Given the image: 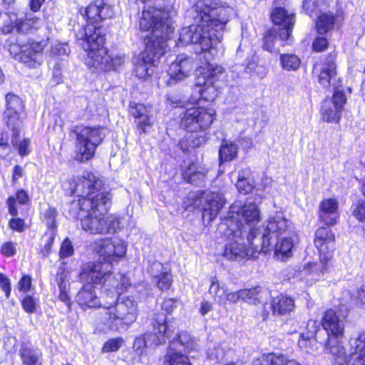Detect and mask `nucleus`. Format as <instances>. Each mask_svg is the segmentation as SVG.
Wrapping results in <instances>:
<instances>
[{
	"instance_id": "nucleus-1",
	"label": "nucleus",
	"mask_w": 365,
	"mask_h": 365,
	"mask_svg": "<svg viewBox=\"0 0 365 365\" xmlns=\"http://www.w3.org/2000/svg\"><path fill=\"white\" fill-rule=\"evenodd\" d=\"M191 12L195 24L182 28L180 31L178 46L189 43L198 45L201 51L199 59H205L203 66L197 70L195 86L206 101H213L219 94L215 83L224 73L222 66L212 64L210 61L218 54V44L223 37L225 26L235 14L232 7L220 1H198Z\"/></svg>"
},
{
	"instance_id": "nucleus-2",
	"label": "nucleus",
	"mask_w": 365,
	"mask_h": 365,
	"mask_svg": "<svg viewBox=\"0 0 365 365\" xmlns=\"http://www.w3.org/2000/svg\"><path fill=\"white\" fill-rule=\"evenodd\" d=\"M260 220L258 205L251 198L236 200L229 210L228 216L219 224L217 232L225 238L222 255L230 260L256 258L269 249V240L257 236V228L252 223Z\"/></svg>"
},
{
	"instance_id": "nucleus-3",
	"label": "nucleus",
	"mask_w": 365,
	"mask_h": 365,
	"mask_svg": "<svg viewBox=\"0 0 365 365\" xmlns=\"http://www.w3.org/2000/svg\"><path fill=\"white\" fill-rule=\"evenodd\" d=\"M176 11L148 7L145 9L139 20V28L142 31H151L148 38L145 50L140 58L135 63V74L139 78H145L150 75L149 66H154L165 53L167 41L174 32L173 18Z\"/></svg>"
},
{
	"instance_id": "nucleus-4",
	"label": "nucleus",
	"mask_w": 365,
	"mask_h": 365,
	"mask_svg": "<svg viewBox=\"0 0 365 365\" xmlns=\"http://www.w3.org/2000/svg\"><path fill=\"white\" fill-rule=\"evenodd\" d=\"M127 244L122 240L106 237L96 240L91 245L92 249L103 257L105 262H97L88 265L86 279L93 284L112 285L114 297L125 292L131 286L129 277L125 274H111L112 264L119 262L127 252ZM83 273V275H85Z\"/></svg>"
},
{
	"instance_id": "nucleus-5",
	"label": "nucleus",
	"mask_w": 365,
	"mask_h": 365,
	"mask_svg": "<svg viewBox=\"0 0 365 365\" xmlns=\"http://www.w3.org/2000/svg\"><path fill=\"white\" fill-rule=\"evenodd\" d=\"M104 293L111 299L110 302H105L103 309L101 312L97 327L100 331L108 332L110 331H118L125 329L133 324L138 316V302L133 297H120L122 294H118L114 297L112 291L115 288L112 285L101 284ZM124 292H123V294Z\"/></svg>"
},
{
	"instance_id": "nucleus-6",
	"label": "nucleus",
	"mask_w": 365,
	"mask_h": 365,
	"mask_svg": "<svg viewBox=\"0 0 365 365\" xmlns=\"http://www.w3.org/2000/svg\"><path fill=\"white\" fill-rule=\"evenodd\" d=\"M76 41L86 52L85 63L99 71L117 70L125 63L123 54L108 56L105 47L106 38L99 29L87 28L78 31Z\"/></svg>"
},
{
	"instance_id": "nucleus-7",
	"label": "nucleus",
	"mask_w": 365,
	"mask_h": 365,
	"mask_svg": "<svg viewBox=\"0 0 365 365\" xmlns=\"http://www.w3.org/2000/svg\"><path fill=\"white\" fill-rule=\"evenodd\" d=\"M216 112L212 108L193 107L187 109L181 115L180 126L190 134L179 142L184 152L189 147L197 148L207 140V130L212 123Z\"/></svg>"
},
{
	"instance_id": "nucleus-8",
	"label": "nucleus",
	"mask_w": 365,
	"mask_h": 365,
	"mask_svg": "<svg viewBox=\"0 0 365 365\" xmlns=\"http://www.w3.org/2000/svg\"><path fill=\"white\" fill-rule=\"evenodd\" d=\"M81 184H76L72 192L81 197L78 205L79 210H88L91 212L105 215L111 205L109 193L99 192L103 187L101 180L93 173L85 171Z\"/></svg>"
},
{
	"instance_id": "nucleus-9",
	"label": "nucleus",
	"mask_w": 365,
	"mask_h": 365,
	"mask_svg": "<svg viewBox=\"0 0 365 365\" xmlns=\"http://www.w3.org/2000/svg\"><path fill=\"white\" fill-rule=\"evenodd\" d=\"M76 135L75 159L86 162L93 158L97 147L108 133V129L102 127H81L72 131Z\"/></svg>"
},
{
	"instance_id": "nucleus-10",
	"label": "nucleus",
	"mask_w": 365,
	"mask_h": 365,
	"mask_svg": "<svg viewBox=\"0 0 365 365\" xmlns=\"http://www.w3.org/2000/svg\"><path fill=\"white\" fill-rule=\"evenodd\" d=\"M76 218L81 220L82 228L91 234H114L121 229L120 217L113 215L105 216L88 210H79Z\"/></svg>"
},
{
	"instance_id": "nucleus-11",
	"label": "nucleus",
	"mask_w": 365,
	"mask_h": 365,
	"mask_svg": "<svg viewBox=\"0 0 365 365\" xmlns=\"http://www.w3.org/2000/svg\"><path fill=\"white\" fill-rule=\"evenodd\" d=\"M292 232H294L292 222L286 219L283 213L276 212L269 217L267 222L262 225V229H257V236L262 239L263 237L269 240L270 246V240L272 237L277 238Z\"/></svg>"
},
{
	"instance_id": "nucleus-12",
	"label": "nucleus",
	"mask_w": 365,
	"mask_h": 365,
	"mask_svg": "<svg viewBox=\"0 0 365 365\" xmlns=\"http://www.w3.org/2000/svg\"><path fill=\"white\" fill-rule=\"evenodd\" d=\"M332 255L319 254V262L314 263H308L302 269L295 271L294 279L299 281L305 280L306 284H312V281L324 277L331 269V260Z\"/></svg>"
},
{
	"instance_id": "nucleus-13",
	"label": "nucleus",
	"mask_w": 365,
	"mask_h": 365,
	"mask_svg": "<svg viewBox=\"0 0 365 365\" xmlns=\"http://www.w3.org/2000/svg\"><path fill=\"white\" fill-rule=\"evenodd\" d=\"M81 14L86 19L88 25L84 28L85 29L90 28L93 30L95 29H100L96 24L110 19L113 16L114 12L112 6L107 4L104 0H96L91 3L87 7L80 9ZM101 32V31H100Z\"/></svg>"
},
{
	"instance_id": "nucleus-14",
	"label": "nucleus",
	"mask_w": 365,
	"mask_h": 365,
	"mask_svg": "<svg viewBox=\"0 0 365 365\" xmlns=\"http://www.w3.org/2000/svg\"><path fill=\"white\" fill-rule=\"evenodd\" d=\"M153 328L154 332H147L143 335L148 347L165 344L170 337L171 333L175 331L168 324L167 317L164 313H157L154 315Z\"/></svg>"
},
{
	"instance_id": "nucleus-15",
	"label": "nucleus",
	"mask_w": 365,
	"mask_h": 365,
	"mask_svg": "<svg viewBox=\"0 0 365 365\" xmlns=\"http://www.w3.org/2000/svg\"><path fill=\"white\" fill-rule=\"evenodd\" d=\"M197 63L192 57L185 54L178 55L169 66L168 74L170 78L168 84L171 86L189 77Z\"/></svg>"
},
{
	"instance_id": "nucleus-16",
	"label": "nucleus",
	"mask_w": 365,
	"mask_h": 365,
	"mask_svg": "<svg viewBox=\"0 0 365 365\" xmlns=\"http://www.w3.org/2000/svg\"><path fill=\"white\" fill-rule=\"evenodd\" d=\"M346 101L344 93L336 89L332 98H327L322 103L321 115L323 120L328 123H337L341 118Z\"/></svg>"
},
{
	"instance_id": "nucleus-17",
	"label": "nucleus",
	"mask_w": 365,
	"mask_h": 365,
	"mask_svg": "<svg viewBox=\"0 0 365 365\" xmlns=\"http://www.w3.org/2000/svg\"><path fill=\"white\" fill-rule=\"evenodd\" d=\"M59 256L61 260H62L61 265L59 267L58 272L56 276V281L59 288L58 299L64 302L66 305H68V292L67 290L68 279V270L66 267V262L64 261L68 257V238L66 237L61 245Z\"/></svg>"
},
{
	"instance_id": "nucleus-18",
	"label": "nucleus",
	"mask_w": 365,
	"mask_h": 365,
	"mask_svg": "<svg viewBox=\"0 0 365 365\" xmlns=\"http://www.w3.org/2000/svg\"><path fill=\"white\" fill-rule=\"evenodd\" d=\"M307 331L299 334L298 345L306 352L314 353L318 349L317 342L320 343L318 323L315 320L309 319L307 325Z\"/></svg>"
},
{
	"instance_id": "nucleus-19",
	"label": "nucleus",
	"mask_w": 365,
	"mask_h": 365,
	"mask_svg": "<svg viewBox=\"0 0 365 365\" xmlns=\"http://www.w3.org/2000/svg\"><path fill=\"white\" fill-rule=\"evenodd\" d=\"M342 337L328 336L320 341L324 344V352L331 356L333 365H346L347 363L346 350L341 341Z\"/></svg>"
},
{
	"instance_id": "nucleus-20",
	"label": "nucleus",
	"mask_w": 365,
	"mask_h": 365,
	"mask_svg": "<svg viewBox=\"0 0 365 365\" xmlns=\"http://www.w3.org/2000/svg\"><path fill=\"white\" fill-rule=\"evenodd\" d=\"M322 326L325 331L326 337L343 336L344 324L341 317L333 309L326 311L322 319Z\"/></svg>"
},
{
	"instance_id": "nucleus-21",
	"label": "nucleus",
	"mask_w": 365,
	"mask_h": 365,
	"mask_svg": "<svg viewBox=\"0 0 365 365\" xmlns=\"http://www.w3.org/2000/svg\"><path fill=\"white\" fill-rule=\"evenodd\" d=\"M203 218L209 222L215 220L225 204V199L221 193L205 192Z\"/></svg>"
},
{
	"instance_id": "nucleus-22",
	"label": "nucleus",
	"mask_w": 365,
	"mask_h": 365,
	"mask_svg": "<svg viewBox=\"0 0 365 365\" xmlns=\"http://www.w3.org/2000/svg\"><path fill=\"white\" fill-rule=\"evenodd\" d=\"M339 217V203L334 198H327L319 204V218L327 225H334Z\"/></svg>"
},
{
	"instance_id": "nucleus-23",
	"label": "nucleus",
	"mask_w": 365,
	"mask_h": 365,
	"mask_svg": "<svg viewBox=\"0 0 365 365\" xmlns=\"http://www.w3.org/2000/svg\"><path fill=\"white\" fill-rule=\"evenodd\" d=\"M277 238V242L274 246L275 256L281 260H285L292 257V250L298 242V237L295 232Z\"/></svg>"
},
{
	"instance_id": "nucleus-24",
	"label": "nucleus",
	"mask_w": 365,
	"mask_h": 365,
	"mask_svg": "<svg viewBox=\"0 0 365 365\" xmlns=\"http://www.w3.org/2000/svg\"><path fill=\"white\" fill-rule=\"evenodd\" d=\"M335 236L329 227H322L315 232L314 245L319 254L331 253L334 250Z\"/></svg>"
},
{
	"instance_id": "nucleus-25",
	"label": "nucleus",
	"mask_w": 365,
	"mask_h": 365,
	"mask_svg": "<svg viewBox=\"0 0 365 365\" xmlns=\"http://www.w3.org/2000/svg\"><path fill=\"white\" fill-rule=\"evenodd\" d=\"M150 272L155 279L158 287L163 291L170 289L173 284V275L170 271L164 267L159 262H155L150 266Z\"/></svg>"
},
{
	"instance_id": "nucleus-26",
	"label": "nucleus",
	"mask_w": 365,
	"mask_h": 365,
	"mask_svg": "<svg viewBox=\"0 0 365 365\" xmlns=\"http://www.w3.org/2000/svg\"><path fill=\"white\" fill-rule=\"evenodd\" d=\"M26 118V113H4V120L12 133L11 140L12 146L18 145V137Z\"/></svg>"
},
{
	"instance_id": "nucleus-27",
	"label": "nucleus",
	"mask_w": 365,
	"mask_h": 365,
	"mask_svg": "<svg viewBox=\"0 0 365 365\" xmlns=\"http://www.w3.org/2000/svg\"><path fill=\"white\" fill-rule=\"evenodd\" d=\"M76 302L81 307L90 308L102 307L105 302H102L97 297L92 284H88L83 286V289L78 292L76 297Z\"/></svg>"
},
{
	"instance_id": "nucleus-28",
	"label": "nucleus",
	"mask_w": 365,
	"mask_h": 365,
	"mask_svg": "<svg viewBox=\"0 0 365 365\" xmlns=\"http://www.w3.org/2000/svg\"><path fill=\"white\" fill-rule=\"evenodd\" d=\"M43 49V46L38 42H29L20 46V51L15 58L24 63H30L36 61V57Z\"/></svg>"
},
{
	"instance_id": "nucleus-29",
	"label": "nucleus",
	"mask_w": 365,
	"mask_h": 365,
	"mask_svg": "<svg viewBox=\"0 0 365 365\" xmlns=\"http://www.w3.org/2000/svg\"><path fill=\"white\" fill-rule=\"evenodd\" d=\"M336 77V67L334 58L331 56L327 58L323 64L321 72L319 75V83L324 88H328L331 85L334 86L332 83Z\"/></svg>"
},
{
	"instance_id": "nucleus-30",
	"label": "nucleus",
	"mask_w": 365,
	"mask_h": 365,
	"mask_svg": "<svg viewBox=\"0 0 365 365\" xmlns=\"http://www.w3.org/2000/svg\"><path fill=\"white\" fill-rule=\"evenodd\" d=\"M272 309L274 314L284 315L294 309V300L287 295L279 294L273 298Z\"/></svg>"
},
{
	"instance_id": "nucleus-31",
	"label": "nucleus",
	"mask_w": 365,
	"mask_h": 365,
	"mask_svg": "<svg viewBox=\"0 0 365 365\" xmlns=\"http://www.w3.org/2000/svg\"><path fill=\"white\" fill-rule=\"evenodd\" d=\"M213 300L220 305L226 304V297L228 288L221 283L216 277L210 279V285L208 290Z\"/></svg>"
},
{
	"instance_id": "nucleus-32",
	"label": "nucleus",
	"mask_w": 365,
	"mask_h": 365,
	"mask_svg": "<svg viewBox=\"0 0 365 365\" xmlns=\"http://www.w3.org/2000/svg\"><path fill=\"white\" fill-rule=\"evenodd\" d=\"M205 168L198 167L196 164H190L184 171V179L195 185H201L206 177Z\"/></svg>"
},
{
	"instance_id": "nucleus-33",
	"label": "nucleus",
	"mask_w": 365,
	"mask_h": 365,
	"mask_svg": "<svg viewBox=\"0 0 365 365\" xmlns=\"http://www.w3.org/2000/svg\"><path fill=\"white\" fill-rule=\"evenodd\" d=\"M271 18L274 24L286 28L293 27L295 22L294 14L288 13L287 10L281 7L274 9Z\"/></svg>"
},
{
	"instance_id": "nucleus-34",
	"label": "nucleus",
	"mask_w": 365,
	"mask_h": 365,
	"mask_svg": "<svg viewBox=\"0 0 365 365\" xmlns=\"http://www.w3.org/2000/svg\"><path fill=\"white\" fill-rule=\"evenodd\" d=\"M337 17L339 16H334V14L331 12H322L320 14L317 16L315 24L317 32L319 34H324L331 31L334 29Z\"/></svg>"
},
{
	"instance_id": "nucleus-35",
	"label": "nucleus",
	"mask_w": 365,
	"mask_h": 365,
	"mask_svg": "<svg viewBox=\"0 0 365 365\" xmlns=\"http://www.w3.org/2000/svg\"><path fill=\"white\" fill-rule=\"evenodd\" d=\"M6 109L4 113H26L25 106L21 98L12 92L5 96Z\"/></svg>"
},
{
	"instance_id": "nucleus-36",
	"label": "nucleus",
	"mask_w": 365,
	"mask_h": 365,
	"mask_svg": "<svg viewBox=\"0 0 365 365\" xmlns=\"http://www.w3.org/2000/svg\"><path fill=\"white\" fill-rule=\"evenodd\" d=\"M242 292H245L242 296V300L252 304L263 303L268 296V292L261 287H256L250 289H242Z\"/></svg>"
},
{
	"instance_id": "nucleus-37",
	"label": "nucleus",
	"mask_w": 365,
	"mask_h": 365,
	"mask_svg": "<svg viewBox=\"0 0 365 365\" xmlns=\"http://www.w3.org/2000/svg\"><path fill=\"white\" fill-rule=\"evenodd\" d=\"M43 24V21L36 16H26L25 19L20 20L16 24L17 31L20 33L27 34L38 30Z\"/></svg>"
},
{
	"instance_id": "nucleus-38",
	"label": "nucleus",
	"mask_w": 365,
	"mask_h": 365,
	"mask_svg": "<svg viewBox=\"0 0 365 365\" xmlns=\"http://www.w3.org/2000/svg\"><path fill=\"white\" fill-rule=\"evenodd\" d=\"M237 153L238 145L235 143L223 140L219 150L220 163L233 160L237 157Z\"/></svg>"
},
{
	"instance_id": "nucleus-39",
	"label": "nucleus",
	"mask_w": 365,
	"mask_h": 365,
	"mask_svg": "<svg viewBox=\"0 0 365 365\" xmlns=\"http://www.w3.org/2000/svg\"><path fill=\"white\" fill-rule=\"evenodd\" d=\"M250 170L248 168L242 169L238 173V180L236 182V187L240 193L247 194L253 187L252 180L249 178Z\"/></svg>"
},
{
	"instance_id": "nucleus-40",
	"label": "nucleus",
	"mask_w": 365,
	"mask_h": 365,
	"mask_svg": "<svg viewBox=\"0 0 365 365\" xmlns=\"http://www.w3.org/2000/svg\"><path fill=\"white\" fill-rule=\"evenodd\" d=\"M163 365H192L189 358L180 351L170 349L164 357Z\"/></svg>"
},
{
	"instance_id": "nucleus-41",
	"label": "nucleus",
	"mask_w": 365,
	"mask_h": 365,
	"mask_svg": "<svg viewBox=\"0 0 365 365\" xmlns=\"http://www.w3.org/2000/svg\"><path fill=\"white\" fill-rule=\"evenodd\" d=\"M328 6L327 0H304L302 4L303 10L310 16L322 13Z\"/></svg>"
},
{
	"instance_id": "nucleus-42",
	"label": "nucleus",
	"mask_w": 365,
	"mask_h": 365,
	"mask_svg": "<svg viewBox=\"0 0 365 365\" xmlns=\"http://www.w3.org/2000/svg\"><path fill=\"white\" fill-rule=\"evenodd\" d=\"M178 344L184 347L186 352L195 348V342L191 339L190 335L185 331H182L178 334L177 339L171 342L170 346V349L177 347Z\"/></svg>"
},
{
	"instance_id": "nucleus-43",
	"label": "nucleus",
	"mask_w": 365,
	"mask_h": 365,
	"mask_svg": "<svg viewBox=\"0 0 365 365\" xmlns=\"http://www.w3.org/2000/svg\"><path fill=\"white\" fill-rule=\"evenodd\" d=\"M20 356L24 364L41 365V354L37 351L24 349L21 351Z\"/></svg>"
},
{
	"instance_id": "nucleus-44",
	"label": "nucleus",
	"mask_w": 365,
	"mask_h": 365,
	"mask_svg": "<svg viewBox=\"0 0 365 365\" xmlns=\"http://www.w3.org/2000/svg\"><path fill=\"white\" fill-rule=\"evenodd\" d=\"M282 66L287 71H295L300 65L299 58L294 54H282L280 57Z\"/></svg>"
},
{
	"instance_id": "nucleus-45",
	"label": "nucleus",
	"mask_w": 365,
	"mask_h": 365,
	"mask_svg": "<svg viewBox=\"0 0 365 365\" xmlns=\"http://www.w3.org/2000/svg\"><path fill=\"white\" fill-rule=\"evenodd\" d=\"M351 352L365 351V331L357 333L349 339Z\"/></svg>"
},
{
	"instance_id": "nucleus-46",
	"label": "nucleus",
	"mask_w": 365,
	"mask_h": 365,
	"mask_svg": "<svg viewBox=\"0 0 365 365\" xmlns=\"http://www.w3.org/2000/svg\"><path fill=\"white\" fill-rule=\"evenodd\" d=\"M123 337L110 338L103 344L101 353H111L118 351L124 344Z\"/></svg>"
},
{
	"instance_id": "nucleus-47",
	"label": "nucleus",
	"mask_w": 365,
	"mask_h": 365,
	"mask_svg": "<svg viewBox=\"0 0 365 365\" xmlns=\"http://www.w3.org/2000/svg\"><path fill=\"white\" fill-rule=\"evenodd\" d=\"M148 346L146 344V340L143 335L137 336L133 342V349L137 356L139 357V360L142 361V357L147 354V348Z\"/></svg>"
},
{
	"instance_id": "nucleus-48",
	"label": "nucleus",
	"mask_w": 365,
	"mask_h": 365,
	"mask_svg": "<svg viewBox=\"0 0 365 365\" xmlns=\"http://www.w3.org/2000/svg\"><path fill=\"white\" fill-rule=\"evenodd\" d=\"M277 31L274 29L267 31L263 38V48L269 52L274 51V43Z\"/></svg>"
},
{
	"instance_id": "nucleus-49",
	"label": "nucleus",
	"mask_w": 365,
	"mask_h": 365,
	"mask_svg": "<svg viewBox=\"0 0 365 365\" xmlns=\"http://www.w3.org/2000/svg\"><path fill=\"white\" fill-rule=\"evenodd\" d=\"M130 113L136 119H138L145 115L150 113V110L140 103H133L130 106Z\"/></svg>"
},
{
	"instance_id": "nucleus-50",
	"label": "nucleus",
	"mask_w": 365,
	"mask_h": 365,
	"mask_svg": "<svg viewBox=\"0 0 365 365\" xmlns=\"http://www.w3.org/2000/svg\"><path fill=\"white\" fill-rule=\"evenodd\" d=\"M57 211L55 208H48L44 213V220L49 229H54L56 227V217Z\"/></svg>"
},
{
	"instance_id": "nucleus-51",
	"label": "nucleus",
	"mask_w": 365,
	"mask_h": 365,
	"mask_svg": "<svg viewBox=\"0 0 365 365\" xmlns=\"http://www.w3.org/2000/svg\"><path fill=\"white\" fill-rule=\"evenodd\" d=\"M21 305L23 309L27 313H34L36 309V301L31 296L25 297L21 301Z\"/></svg>"
},
{
	"instance_id": "nucleus-52",
	"label": "nucleus",
	"mask_w": 365,
	"mask_h": 365,
	"mask_svg": "<svg viewBox=\"0 0 365 365\" xmlns=\"http://www.w3.org/2000/svg\"><path fill=\"white\" fill-rule=\"evenodd\" d=\"M30 140L29 139L24 138L22 141L18 139V145L13 146L18 150L19 154L21 156H26L30 153Z\"/></svg>"
},
{
	"instance_id": "nucleus-53",
	"label": "nucleus",
	"mask_w": 365,
	"mask_h": 365,
	"mask_svg": "<svg viewBox=\"0 0 365 365\" xmlns=\"http://www.w3.org/2000/svg\"><path fill=\"white\" fill-rule=\"evenodd\" d=\"M353 215L359 221L365 220V202H359L353 210Z\"/></svg>"
},
{
	"instance_id": "nucleus-54",
	"label": "nucleus",
	"mask_w": 365,
	"mask_h": 365,
	"mask_svg": "<svg viewBox=\"0 0 365 365\" xmlns=\"http://www.w3.org/2000/svg\"><path fill=\"white\" fill-rule=\"evenodd\" d=\"M245 292H242V289L236 292H230L228 289L226 297V304L227 302L235 304L238 302L240 299L242 300V296L243 294H245Z\"/></svg>"
},
{
	"instance_id": "nucleus-55",
	"label": "nucleus",
	"mask_w": 365,
	"mask_h": 365,
	"mask_svg": "<svg viewBox=\"0 0 365 365\" xmlns=\"http://www.w3.org/2000/svg\"><path fill=\"white\" fill-rule=\"evenodd\" d=\"M247 70L250 71H253L256 73L257 76L260 78H264L267 73V69L261 65H256L255 66L254 63H250L247 68Z\"/></svg>"
},
{
	"instance_id": "nucleus-56",
	"label": "nucleus",
	"mask_w": 365,
	"mask_h": 365,
	"mask_svg": "<svg viewBox=\"0 0 365 365\" xmlns=\"http://www.w3.org/2000/svg\"><path fill=\"white\" fill-rule=\"evenodd\" d=\"M327 45L328 42L325 37H317L313 42L312 48L314 51L321 52L327 47Z\"/></svg>"
},
{
	"instance_id": "nucleus-57",
	"label": "nucleus",
	"mask_w": 365,
	"mask_h": 365,
	"mask_svg": "<svg viewBox=\"0 0 365 365\" xmlns=\"http://www.w3.org/2000/svg\"><path fill=\"white\" fill-rule=\"evenodd\" d=\"M1 253L6 257L14 255L16 254L15 244L11 242H4L1 246Z\"/></svg>"
},
{
	"instance_id": "nucleus-58",
	"label": "nucleus",
	"mask_w": 365,
	"mask_h": 365,
	"mask_svg": "<svg viewBox=\"0 0 365 365\" xmlns=\"http://www.w3.org/2000/svg\"><path fill=\"white\" fill-rule=\"evenodd\" d=\"M138 120V126L139 129L145 133L147 128L151 126L150 113H146Z\"/></svg>"
},
{
	"instance_id": "nucleus-59",
	"label": "nucleus",
	"mask_w": 365,
	"mask_h": 365,
	"mask_svg": "<svg viewBox=\"0 0 365 365\" xmlns=\"http://www.w3.org/2000/svg\"><path fill=\"white\" fill-rule=\"evenodd\" d=\"M0 287L4 291L6 297L9 298L11 293L10 280L2 273H0Z\"/></svg>"
},
{
	"instance_id": "nucleus-60",
	"label": "nucleus",
	"mask_w": 365,
	"mask_h": 365,
	"mask_svg": "<svg viewBox=\"0 0 365 365\" xmlns=\"http://www.w3.org/2000/svg\"><path fill=\"white\" fill-rule=\"evenodd\" d=\"M9 227L13 230L23 232L25 229L24 220L21 218H13L9 221Z\"/></svg>"
},
{
	"instance_id": "nucleus-61",
	"label": "nucleus",
	"mask_w": 365,
	"mask_h": 365,
	"mask_svg": "<svg viewBox=\"0 0 365 365\" xmlns=\"http://www.w3.org/2000/svg\"><path fill=\"white\" fill-rule=\"evenodd\" d=\"M19 289L22 292H28L31 285V277L29 275H24L18 283Z\"/></svg>"
},
{
	"instance_id": "nucleus-62",
	"label": "nucleus",
	"mask_w": 365,
	"mask_h": 365,
	"mask_svg": "<svg viewBox=\"0 0 365 365\" xmlns=\"http://www.w3.org/2000/svg\"><path fill=\"white\" fill-rule=\"evenodd\" d=\"M177 303L178 300L175 299H167L163 302L162 309L165 310L168 314H170L176 307Z\"/></svg>"
},
{
	"instance_id": "nucleus-63",
	"label": "nucleus",
	"mask_w": 365,
	"mask_h": 365,
	"mask_svg": "<svg viewBox=\"0 0 365 365\" xmlns=\"http://www.w3.org/2000/svg\"><path fill=\"white\" fill-rule=\"evenodd\" d=\"M212 310V302L203 299L200 302V307L199 309V312L202 316L206 315L208 312Z\"/></svg>"
},
{
	"instance_id": "nucleus-64",
	"label": "nucleus",
	"mask_w": 365,
	"mask_h": 365,
	"mask_svg": "<svg viewBox=\"0 0 365 365\" xmlns=\"http://www.w3.org/2000/svg\"><path fill=\"white\" fill-rule=\"evenodd\" d=\"M7 205L9 214L13 216H16L18 215V210L15 197H9L7 200Z\"/></svg>"
}]
</instances>
